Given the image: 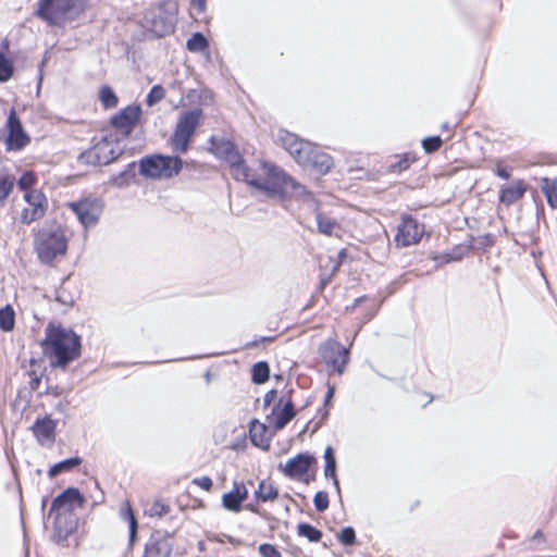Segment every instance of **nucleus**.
Segmentation results:
<instances>
[{
	"instance_id": "f704fd0d",
	"label": "nucleus",
	"mask_w": 557,
	"mask_h": 557,
	"mask_svg": "<svg viewBox=\"0 0 557 557\" xmlns=\"http://www.w3.org/2000/svg\"><path fill=\"white\" fill-rule=\"evenodd\" d=\"M14 184V176L5 172H0V201H3L10 195Z\"/></svg>"
},
{
	"instance_id": "6e6d98bb",
	"label": "nucleus",
	"mask_w": 557,
	"mask_h": 557,
	"mask_svg": "<svg viewBox=\"0 0 557 557\" xmlns=\"http://www.w3.org/2000/svg\"><path fill=\"white\" fill-rule=\"evenodd\" d=\"M334 392H335L334 387L330 386L329 389H327V393L325 395V404H329L331 401V399L334 396Z\"/></svg>"
},
{
	"instance_id": "a211bd4d",
	"label": "nucleus",
	"mask_w": 557,
	"mask_h": 557,
	"mask_svg": "<svg viewBox=\"0 0 557 557\" xmlns=\"http://www.w3.org/2000/svg\"><path fill=\"white\" fill-rule=\"evenodd\" d=\"M248 497V490L243 482H234L232 491L223 494L222 506L232 512H239L242 504Z\"/></svg>"
},
{
	"instance_id": "5fc2aeb1",
	"label": "nucleus",
	"mask_w": 557,
	"mask_h": 557,
	"mask_svg": "<svg viewBox=\"0 0 557 557\" xmlns=\"http://www.w3.org/2000/svg\"><path fill=\"white\" fill-rule=\"evenodd\" d=\"M275 395H276V392H275V391H270V392H268V393L265 394V396H264V403H265V404H270V403L274 399Z\"/></svg>"
},
{
	"instance_id": "a19ab883",
	"label": "nucleus",
	"mask_w": 557,
	"mask_h": 557,
	"mask_svg": "<svg viewBox=\"0 0 557 557\" xmlns=\"http://www.w3.org/2000/svg\"><path fill=\"white\" fill-rule=\"evenodd\" d=\"M132 177L131 171L125 170L117 175L112 177V184L119 188L125 187L129 184V178Z\"/></svg>"
},
{
	"instance_id": "8fccbe9b",
	"label": "nucleus",
	"mask_w": 557,
	"mask_h": 557,
	"mask_svg": "<svg viewBox=\"0 0 557 557\" xmlns=\"http://www.w3.org/2000/svg\"><path fill=\"white\" fill-rule=\"evenodd\" d=\"M207 0H191V7L197 13H203L206 11Z\"/></svg>"
},
{
	"instance_id": "393cba45",
	"label": "nucleus",
	"mask_w": 557,
	"mask_h": 557,
	"mask_svg": "<svg viewBox=\"0 0 557 557\" xmlns=\"http://www.w3.org/2000/svg\"><path fill=\"white\" fill-rule=\"evenodd\" d=\"M120 515L123 520L128 522L129 527V545L133 546L136 537H137V520L135 518V515L133 512V509L129 505V503H125L120 510Z\"/></svg>"
},
{
	"instance_id": "473e14b6",
	"label": "nucleus",
	"mask_w": 557,
	"mask_h": 557,
	"mask_svg": "<svg viewBox=\"0 0 557 557\" xmlns=\"http://www.w3.org/2000/svg\"><path fill=\"white\" fill-rule=\"evenodd\" d=\"M297 531L299 536H304L310 542H319L322 537V532L308 523H299Z\"/></svg>"
},
{
	"instance_id": "c9c22d12",
	"label": "nucleus",
	"mask_w": 557,
	"mask_h": 557,
	"mask_svg": "<svg viewBox=\"0 0 557 557\" xmlns=\"http://www.w3.org/2000/svg\"><path fill=\"white\" fill-rule=\"evenodd\" d=\"M13 74V64L3 53L0 52V82H8Z\"/></svg>"
},
{
	"instance_id": "864d4df0",
	"label": "nucleus",
	"mask_w": 557,
	"mask_h": 557,
	"mask_svg": "<svg viewBox=\"0 0 557 557\" xmlns=\"http://www.w3.org/2000/svg\"><path fill=\"white\" fill-rule=\"evenodd\" d=\"M273 339H274V337H273V336H262V337H260V339H259V341H255V342H252V343H248V344H246V347H247V348L255 347V346H257V344H258L259 342H260V343H268V342H272Z\"/></svg>"
},
{
	"instance_id": "f8f14e48",
	"label": "nucleus",
	"mask_w": 557,
	"mask_h": 557,
	"mask_svg": "<svg viewBox=\"0 0 557 557\" xmlns=\"http://www.w3.org/2000/svg\"><path fill=\"white\" fill-rule=\"evenodd\" d=\"M423 234V224L409 215H404L397 226L395 242L398 247H409L418 244Z\"/></svg>"
},
{
	"instance_id": "4c0bfd02",
	"label": "nucleus",
	"mask_w": 557,
	"mask_h": 557,
	"mask_svg": "<svg viewBox=\"0 0 557 557\" xmlns=\"http://www.w3.org/2000/svg\"><path fill=\"white\" fill-rule=\"evenodd\" d=\"M313 504L319 512H323L329 508V495L326 492L320 491L313 497Z\"/></svg>"
},
{
	"instance_id": "72a5a7b5",
	"label": "nucleus",
	"mask_w": 557,
	"mask_h": 557,
	"mask_svg": "<svg viewBox=\"0 0 557 557\" xmlns=\"http://www.w3.org/2000/svg\"><path fill=\"white\" fill-rule=\"evenodd\" d=\"M270 369L267 362L260 361L252 367V381L262 384L269 380Z\"/></svg>"
},
{
	"instance_id": "0eeeda50",
	"label": "nucleus",
	"mask_w": 557,
	"mask_h": 557,
	"mask_svg": "<svg viewBox=\"0 0 557 557\" xmlns=\"http://www.w3.org/2000/svg\"><path fill=\"white\" fill-rule=\"evenodd\" d=\"M182 170V160L178 157L154 154L145 157L139 162L141 175L161 180L177 175Z\"/></svg>"
},
{
	"instance_id": "a18cd8bd",
	"label": "nucleus",
	"mask_w": 557,
	"mask_h": 557,
	"mask_svg": "<svg viewBox=\"0 0 557 557\" xmlns=\"http://www.w3.org/2000/svg\"><path fill=\"white\" fill-rule=\"evenodd\" d=\"M362 302H370L369 308L372 310L371 314H370V315H369V318H368V319H370V318H371V317H373V315H374V313L377 311V305H376V302H375L374 300H372V299H369V298H367V297H360V298L356 299L354 307H357V306H359V305H360V304H362Z\"/></svg>"
},
{
	"instance_id": "c85d7f7f",
	"label": "nucleus",
	"mask_w": 557,
	"mask_h": 557,
	"mask_svg": "<svg viewBox=\"0 0 557 557\" xmlns=\"http://www.w3.org/2000/svg\"><path fill=\"white\" fill-rule=\"evenodd\" d=\"M82 462H83V460L79 457H73V458L62 460V461L53 465L49 469L48 475L50 478H54L55 475H58L62 472H66V471L74 469L75 467L79 466Z\"/></svg>"
},
{
	"instance_id": "09e8293b",
	"label": "nucleus",
	"mask_w": 557,
	"mask_h": 557,
	"mask_svg": "<svg viewBox=\"0 0 557 557\" xmlns=\"http://www.w3.org/2000/svg\"><path fill=\"white\" fill-rule=\"evenodd\" d=\"M55 300L63 305H72L73 299L70 295L64 296L62 290L57 292Z\"/></svg>"
},
{
	"instance_id": "c756f323",
	"label": "nucleus",
	"mask_w": 557,
	"mask_h": 557,
	"mask_svg": "<svg viewBox=\"0 0 557 557\" xmlns=\"http://www.w3.org/2000/svg\"><path fill=\"white\" fill-rule=\"evenodd\" d=\"M15 323V313L13 308L8 305L0 309V329L4 332L12 331Z\"/></svg>"
},
{
	"instance_id": "2f4dec72",
	"label": "nucleus",
	"mask_w": 557,
	"mask_h": 557,
	"mask_svg": "<svg viewBox=\"0 0 557 557\" xmlns=\"http://www.w3.org/2000/svg\"><path fill=\"white\" fill-rule=\"evenodd\" d=\"M99 100L106 109H113L117 106V97L109 86H102L99 90Z\"/></svg>"
},
{
	"instance_id": "a878e982",
	"label": "nucleus",
	"mask_w": 557,
	"mask_h": 557,
	"mask_svg": "<svg viewBox=\"0 0 557 557\" xmlns=\"http://www.w3.org/2000/svg\"><path fill=\"white\" fill-rule=\"evenodd\" d=\"M265 430H267V428L263 423H260L257 420H253L251 422L250 430H249L250 440L256 446L262 447V448L269 447V441L264 437Z\"/></svg>"
},
{
	"instance_id": "f257e3e1",
	"label": "nucleus",
	"mask_w": 557,
	"mask_h": 557,
	"mask_svg": "<svg viewBox=\"0 0 557 557\" xmlns=\"http://www.w3.org/2000/svg\"><path fill=\"white\" fill-rule=\"evenodd\" d=\"M210 145L211 151L218 158L228 163L233 178L245 182L249 186L262 191L267 197L297 199L305 202L314 200L313 194L305 185L274 163L268 161L260 162V169L264 175V177H260L253 169L245 163L231 140L212 136Z\"/></svg>"
},
{
	"instance_id": "5701e85b",
	"label": "nucleus",
	"mask_w": 557,
	"mask_h": 557,
	"mask_svg": "<svg viewBox=\"0 0 557 557\" xmlns=\"http://www.w3.org/2000/svg\"><path fill=\"white\" fill-rule=\"evenodd\" d=\"M274 419V429L282 430L295 417L294 405L288 400L283 408H274L272 411Z\"/></svg>"
},
{
	"instance_id": "aec40b11",
	"label": "nucleus",
	"mask_w": 557,
	"mask_h": 557,
	"mask_svg": "<svg viewBox=\"0 0 557 557\" xmlns=\"http://www.w3.org/2000/svg\"><path fill=\"white\" fill-rule=\"evenodd\" d=\"M527 191V185L522 180H516L510 185L502 186L499 200L506 206H510L521 199Z\"/></svg>"
},
{
	"instance_id": "423d86ee",
	"label": "nucleus",
	"mask_w": 557,
	"mask_h": 557,
	"mask_svg": "<svg viewBox=\"0 0 557 557\" xmlns=\"http://www.w3.org/2000/svg\"><path fill=\"white\" fill-rule=\"evenodd\" d=\"M177 5L166 1L150 9L144 21V26L157 37H163L174 32L176 25Z\"/></svg>"
},
{
	"instance_id": "603ef678",
	"label": "nucleus",
	"mask_w": 557,
	"mask_h": 557,
	"mask_svg": "<svg viewBox=\"0 0 557 557\" xmlns=\"http://www.w3.org/2000/svg\"><path fill=\"white\" fill-rule=\"evenodd\" d=\"M152 510L159 515V516H162L164 513L168 512V507L165 505H162V504H159V503H156L153 506H152Z\"/></svg>"
},
{
	"instance_id": "2eb2a0df",
	"label": "nucleus",
	"mask_w": 557,
	"mask_h": 557,
	"mask_svg": "<svg viewBox=\"0 0 557 557\" xmlns=\"http://www.w3.org/2000/svg\"><path fill=\"white\" fill-rule=\"evenodd\" d=\"M24 199L28 203V208L23 209L21 214V221L24 224H30L32 222L39 220L45 214V196L38 190L27 191Z\"/></svg>"
},
{
	"instance_id": "052dcab7",
	"label": "nucleus",
	"mask_w": 557,
	"mask_h": 557,
	"mask_svg": "<svg viewBox=\"0 0 557 557\" xmlns=\"http://www.w3.org/2000/svg\"><path fill=\"white\" fill-rule=\"evenodd\" d=\"M451 260H456V258H451V257H448V256L445 258V261H446V262H449V261H451Z\"/></svg>"
},
{
	"instance_id": "13d9d810",
	"label": "nucleus",
	"mask_w": 557,
	"mask_h": 557,
	"mask_svg": "<svg viewBox=\"0 0 557 557\" xmlns=\"http://www.w3.org/2000/svg\"><path fill=\"white\" fill-rule=\"evenodd\" d=\"M535 540H540L543 537V533L541 531H536L534 536H533Z\"/></svg>"
},
{
	"instance_id": "4be33fe9",
	"label": "nucleus",
	"mask_w": 557,
	"mask_h": 557,
	"mask_svg": "<svg viewBox=\"0 0 557 557\" xmlns=\"http://www.w3.org/2000/svg\"><path fill=\"white\" fill-rule=\"evenodd\" d=\"M139 115V107H127L112 117V124L116 128L128 132L129 128L138 121Z\"/></svg>"
},
{
	"instance_id": "1a4fd4ad",
	"label": "nucleus",
	"mask_w": 557,
	"mask_h": 557,
	"mask_svg": "<svg viewBox=\"0 0 557 557\" xmlns=\"http://www.w3.org/2000/svg\"><path fill=\"white\" fill-rule=\"evenodd\" d=\"M67 206L85 228L96 226L103 210V205L98 198H84Z\"/></svg>"
},
{
	"instance_id": "4468645a",
	"label": "nucleus",
	"mask_w": 557,
	"mask_h": 557,
	"mask_svg": "<svg viewBox=\"0 0 557 557\" xmlns=\"http://www.w3.org/2000/svg\"><path fill=\"white\" fill-rule=\"evenodd\" d=\"M314 462L315 458L312 455L300 453L288 459L285 465H280L278 468L285 476L294 479L306 474Z\"/></svg>"
},
{
	"instance_id": "6e6552de",
	"label": "nucleus",
	"mask_w": 557,
	"mask_h": 557,
	"mask_svg": "<svg viewBox=\"0 0 557 557\" xmlns=\"http://www.w3.org/2000/svg\"><path fill=\"white\" fill-rule=\"evenodd\" d=\"M201 114L202 112L200 109H194L181 114L172 137V146L175 151L181 153L187 151L189 141L199 124Z\"/></svg>"
},
{
	"instance_id": "49530a36",
	"label": "nucleus",
	"mask_w": 557,
	"mask_h": 557,
	"mask_svg": "<svg viewBox=\"0 0 557 557\" xmlns=\"http://www.w3.org/2000/svg\"><path fill=\"white\" fill-rule=\"evenodd\" d=\"M194 483L205 491H210L212 487V480L209 476L197 478Z\"/></svg>"
},
{
	"instance_id": "7c9ffc66",
	"label": "nucleus",
	"mask_w": 557,
	"mask_h": 557,
	"mask_svg": "<svg viewBox=\"0 0 557 557\" xmlns=\"http://www.w3.org/2000/svg\"><path fill=\"white\" fill-rule=\"evenodd\" d=\"M209 47L208 39L201 33H195L187 40L186 48L190 52H202L207 50Z\"/></svg>"
},
{
	"instance_id": "e433bc0d",
	"label": "nucleus",
	"mask_w": 557,
	"mask_h": 557,
	"mask_svg": "<svg viewBox=\"0 0 557 557\" xmlns=\"http://www.w3.org/2000/svg\"><path fill=\"white\" fill-rule=\"evenodd\" d=\"M165 96V90L162 86L160 85H154L149 94L147 95L146 97V103L149 106V107H152L154 106L156 103H158L160 100H162Z\"/></svg>"
},
{
	"instance_id": "bb28decb",
	"label": "nucleus",
	"mask_w": 557,
	"mask_h": 557,
	"mask_svg": "<svg viewBox=\"0 0 557 557\" xmlns=\"http://www.w3.org/2000/svg\"><path fill=\"white\" fill-rule=\"evenodd\" d=\"M255 495L260 502H269L277 498L278 491L271 482L262 480L259 483Z\"/></svg>"
},
{
	"instance_id": "ddd939ff",
	"label": "nucleus",
	"mask_w": 557,
	"mask_h": 557,
	"mask_svg": "<svg viewBox=\"0 0 557 557\" xmlns=\"http://www.w3.org/2000/svg\"><path fill=\"white\" fill-rule=\"evenodd\" d=\"M8 135L5 145L8 150L18 151L30 143V137L24 131L15 110H11L5 123Z\"/></svg>"
},
{
	"instance_id": "ea45409f",
	"label": "nucleus",
	"mask_w": 557,
	"mask_h": 557,
	"mask_svg": "<svg viewBox=\"0 0 557 557\" xmlns=\"http://www.w3.org/2000/svg\"><path fill=\"white\" fill-rule=\"evenodd\" d=\"M208 540L211 541V542H216V543L228 542L233 546H240V545H243V541L242 540L233 537V536L227 535V534H211V535L208 536Z\"/></svg>"
},
{
	"instance_id": "79ce46f5",
	"label": "nucleus",
	"mask_w": 557,
	"mask_h": 557,
	"mask_svg": "<svg viewBox=\"0 0 557 557\" xmlns=\"http://www.w3.org/2000/svg\"><path fill=\"white\" fill-rule=\"evenodd\" d=\"M338 539L339 541L344 544V545H352L355 543V540H356V535H355V531L352 528H344L339 535H338Z\"/></svg>"
},
{
	"instance_id": "de8ad7c7",
	"label": "nucleus",
	"mask_w": 557,
	"mask_h": 557,
	"mask_svg": "<svg viewBox=\"0 0 557 557\" xmlns=\"http://www.w3.org/2000/svg\"><path fill=\"white\" fill-rule=\"evenodd\" d=\"M495 174L497 176H499L500 178H503V180H509V177H510L509 171L506 168H504L500 164V162H498L497 165H496Z\"/></svg>"
},
{
	"instance_id": "f3484780",
	"label": "nucleus",
	"mask_w": 557,
	"mask_h": 557,
	"mask_svg": "<svg viewBox=\"0 0 557 557\" xmlns=\"http://www.w3.org/2000/svg\"><path fill=\"white\" fill-rule=\"evenodd\" d=\"M83 504L84 497L81 492L75 487H69L54 498L51 505V511H72L76 507H82Z\"/></svg>"
},
{
	"instance_id": "7ed1b4c3",
	"label": "nucleus",
	"mask_w": 557,
	"mask_h": 557,
	"mask_svg": "<svg viewBox=\"0 0 557 557\" xmlns=\"http://www.w3.org/2000/svg\"><path fill=\"white\" fill-rule=\"evenodd\" d=\"M44 346L52 358L51 366L55 368H65L81 356L79 336L62 326H48Z\"/></svg>"
},
{
	"instance_id": "9d476101",
	"label": "nucleus",
	"mask_w": 557,
	"mask_h": 557,
	"mask_svg": "<svg viewBox=\"0 0 557 557\" xmlns=\"http://www.w3.org/2000/svg\"><path fill=\"white\" fill-rule=\"evenodd\" d=\"M119 156V150L114 141L108 138H102L90 149L81 154V160L85 163L94 165H106L115 160Z\"/></svg>"
},
{
	"instance_id": "f03ea898",
	"label": "nucleus",
	"mask_w": 557,
	"mask_h": 557,
	"mask_svg": "<svg viewBox=\"0 0 557 557\" xmlns=\"http://www.w3.org/2000/svg\"><path fill=\"white\" fill-rule=\"evenodd\" d=\"M277 140L302 168L325 175L333 166L331 156L320 151L313 144L299 139L293 133L281 129L277 134Z\"/></svg>"
},
{
	"instance_id": "20e7f679",
	"label": "nucleus",
	"mask_w": 557,
	"mask_h": 557,
	"mask_svg": "<svg viewBox=\"0 0 557 557\" xmlns=\"http://www.w3.org/2000/svg\"><path fill=\"white\" fill-rule=\"evenodd\" d=\"M34 249L44 264L63 257L67 251V237L61 226L52 225L40 228L35 235Z\"/></svg>"
},
{
	"instance_id": "4d7b16f0",
	"label": "nucleus",
	"mask_w": 557,
	"mask_h": 557,
	"mask_svg": "<svg viewBox=\"0 0 557 557\" xmlns=\"http://www.w3.org/2000/svg\"><path fill=\"white\" fill-rule=\"evenodd\" d=\"M39 382H40L39 377H35V379L33 380V382H32V388H33V389L37 388V387H38V385H39Z\"/></svg>"
},
{
	"instance_id": "dca6fc26",
	"label": "nucleus",
	"mask_w": 557,
	"mask_h": 557,
	"mask_svg": "<svg viewBox=\"0 0 557 557\" xmlns=\"http://www.w3.org/2000/svg\"><path fill=\"white\" fill-rule=\"evenodd\" d=\"M172 544L161 533H153L144 546L140 557H171Z\"/></svg>"
},
{
	"instance_id": "9b49d317",
	"label": "nucleus",
	"mask_w": 557,
	"mask_h": 557,
	"mask_svg": "<svg viewBox=\"0 0 557 557\" xmlns=\"http://www.w3.org/2000/svg\"><path fill=\"white\" fill-rule=\"evenodd\" d=\"M319 352L323 361L342 374L349 359V350L336 341L329 339L320 345Z\"/></svg>"
},
{
	"instance_id": "3c124183",
	"label": "nucleus",
	"mask_w": 557,
	"mask_h": 557,
	"mask_svg": "<svg viewBox=\"0 0 557 557\" xmlns=\"http://www.w3.org/2000/svg\"><path fill=\"white\" fill-rule=\"evenodd\" d=\"M408 166H409V161L406 158L399 160L397 164L392 165L393 171H398V172L406 170Z\"/></svg>"
},
{
	"instance_id": "412c9836",
	"label": "nucleus",
	"mask_w": 557,
	"mask_h": 557,
	"mask_svg": "<svg viewBox=\"0 0 557 557\" xmlns=\"http://www.w3.org/2000/svg\"><path fill=\"white\" fill-rule=\"evenodd\" d=\"M315 221L319 233L325 236H334L341 238L343 233L342 225L333 218L321 211L315 212Z\"/></svg>"
},
{
	"instance_id": "6ab92c4d",
	"label": "nucleus",
	"mask_w": 557,
	"mask_h": 557,
	"mask_svg": "<svg viewBox=\"0 0 557 557\" xmlns=\"http://www.w3.org/2000/svg\"><path fill=\"white\" fill-rule=\"evenodd\" d=\"M57 423L50 417H44L37 419L33 424L32 430L37 441L41 445H48L53 443L55 435Z\"/></svg>"
},
{
	"instance_id": "b1692460",
	"label": "nucleus",
	"mask_w": 557,
	"mask_h": 557,
	"mask_svg": "<svg viewBox=\"0 0 557 557\" xmlns=\"http://www.w3.org/2000/svg\"><path fill=\"white\" fill-rule=\"evenodd\" d=\"M324 476L326 479H332L334 487L339 493V482L336 476V459L334 450L331 446H327L324 450Z\"/></svg>"
},
{
	"instance_id": "39448f33",
	"label": "nucleus",
	"mask_w": 557,
	"mask_h": 557,
	"mask_svg": "<svg viewBox=\"0 0 557 557\" xmlns=\"http://www.w3.org/2000/svg\"><path fill=\"white\" fill-rule=\"evenodd\" d=\"M83 5L84 0H39L36 15L50 25L60 26L74 20Z\"/></svg>"
},
{
	"instance_id": "37998d69",
	"label": "nucleus",
	"mask_w": 557,
	"mask_h": 557,
	"mask_svg": "<svg viewBox=\"0 0 557 557\" xmlns=\"http://www.w3.org/2000/svg\"><path fill=\"white\" fill-rule=\"evenodd\" d=\"M259 554L262 557H282L280 550L272 544H261L259 546Z\"/></svg>"
},
{
	"instance_id": "cd10ccee",
	"label": "nucleus",
	"mask_w": 557,
	"mask_h": 557,
	"mask_svg": "<svg viewBox=\"0 0 557 557\" xmlns=\"http://www.w3.org/2000/svg\"><path fill=\"white\" fill-rule=\"evenodd\" d=\"M541 187L550 208H557V178H542Z\"/></svg>"
},
{
	"instance_id": "bf43d9fd",
	"label": "nucleus",
	"mask_w": 557,
	"mask_h": 557,
	"mask_svg": "<svg viewBox=\"0 0 557 557\" xmlns=\"http://www.w3.org/2000/svg\"><path fill=\"white\" fill-rule=\"evenodd\" d=\"M448 128H449L448 123H444V124L442 125V129H448Z\"/></svg>"
},
{
	"instance_id": "58836bf2",
	"label": "nucleus",
	"mask_w": 557,
	"mask_h": 557,
	"mask_svg": "<svg viewBox=\"0 0 557 557\" xmlns=\"http://www.w3.org/2000/svg\"><path fill=\"white\" fill-rule=\"evenodd\" d=\"M442 146V139L440 136L426 137L422 140V147L425 152L432 153Z\"/></svg>"
},
{
	"instance_id": "c03bdc74",
	"label": "nucleus",
	"mask_w": 557,
	"mask_h": 557,
	"mask_svg": "<svg viewBox=\"0 0 557 557\" xmlns=\"http://www.w3.org/2000/svg\"><path fill=\"white\" fill-rule=\"evenodd\" d=\"M35 183V176L32 172H25L18 180L17 185L21 189L26 190Z\"/></svg>"
}]
</instances>
